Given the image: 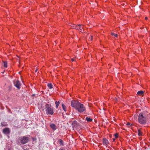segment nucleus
<instances>
[{
	"label": "nucleus",
	"instance_id": "f257e3e1",
	"mask_svg": "<svg viewBox=\"0 0 150 150\" xmlns=\"http://www.w3.org/2000/svg\"><path fill=\"white\" fill-rule=\"evenodd\" d=\"M138 121L142 125L145 124L147 122L146 115L143 112L139 113L138 116Z\"/></svg>",
	"mask_w": 150,
	"mask_h": 150
},
{
	"label": "nucleus",
	"instance_id": "f03ea898",
	"mask_svg": "<svg viewBox=\"0 0 150 150\" xmlns=\"http://www.w3.org/2000/svg\"><path fill=\"white\" fill-rule=\"evenodd\" d=\"M45 110L47 113L52 115L54 113L53 110L50 104H47L45 105Z\"/></svg>",
	"mask_w": 150,
	"mask_h": 150
},
{
	"label": "nucleus",
	"instance_id": "7ed1b4c3",
	"mask_svg": "<svg viewBox=\"0 0 150 150\" xmlns=\"http://www.w3.org/2000/svg\"><path fill=\"white\" fill-rule=\"evenodd\" d=\"M76 110L79 112L82 113L86 110V108L83 104L80 103Z\"/></svg>",
	"mask_w": 150,
	"mask_h": 150
},
{
	"label": "nucleus",
	"instance_id": "20e7f679",
	"mask_svg": "<svg viewBox=\"0 0 150 150\" xmlns=\"http://www.w3.org/2000/svg\"><path fill=\"white\" fill-rule=\"evenodd\" d=\"M21 142L22 144H25L27 143L29 140V138L26 136H23L20 138Z\"/></svg>",
	"mask_w": 150,
	"mask_h": 150
},
{
	"label": "nucleus",
	"instance_id": "39448f33",
	"mask_svg": "<svg viewBox=\"0 0 150 150\" xmlns=\"http://www.w3.org/2000/svg\"><path fill=\"white\" fill-rule=\"evenodd\" d=\"M71 103V107L74 108L75 109L80 103L78 101L75 100H72Z\"/></svg>",
	"mask_w": 150,
	"mask_h": 150
},
{
	"label": "nucleus",
	"instance_id": "423d86ee",
	"mask_svg": "<svg viewBox=\"0 0 150 150\" xmlns=\"http://www.w3.org/2000/svg\"><path fill=\"white\" fill-rule=\"evenodd\" d=\"M73 28L74 29L78 30L81 32H82L83 31V26L79 24L78 25H74L73 26Z\"/></svg>",
	"mask_w": 150,
	"mask_h": 150
},
{
	"label": "nucleus",
	"instance_id": "0eeeda50",
	"mask_svg": "<svg viewBox=\"0 0 150 150\" xmlns=\"http://www.w3.org/2000/svg\"><path fill=\"white\" fill-rule=\"evenodd\" d=\"M13 84L15 86H16L18 89L20 88V86L21 85L20 82L19 81L17 80H15L13 81Z\"/></svg>",
	"mask_w": 150,
	"mask_h": 150
},
{
	"label": "nucleus",
	"instance_id": "6e6552de",
	"mask_svg": "<svg viewBox=\"0 0 150 150\" xmlns=\"http://www.w3.org/2000/svg\"><path fill=\"white\" fill-rule=\"evenodd\" d=\"M3 132L5 134H9L10 132V131L8 128H6L3 129Z\"/></svg>",
	"mask_w": 150,
	"mask_h": 150
},
{
	"label": "nucleus",
	"instance_id": "1a4fd4ad",
	"mask_svg": "<svg viewBox=\"0 0 150 150\" xmlns=\"http://www.w3.org/2000/svg\"><path fill=\"white\" fill-rule=\"evenodd\" d=\"M72 126L73 127L76 128L79 126V124L76 120H74L72 123Z\"/></svg>",
	"mask_w": 150,
	"mask_h": 150
},
{
	"label": "nucleus",
	"instance_id": "9d476101",
	"mask_svg": "<svg viewBox=\"0 0 150 150\" xmlns=\"http://www.w3.org/2000/svg\"><path fill=\"white\" fill-rule=\"evenodd\" d=\"M108 141L105 139V138H104L103 139V145H108L109 144Z\"/></svg>",
	"mask_w": 150,
	"mask_h": 150
},
{
	"label": "nucleus",
	"instance_id": "9b49d317",
	"mask_svg": "<svg viewBox=\"0 0 150 150\" xmlns=\"http://www.w3.org/2000/svg\"><path fill=\"white\" fill-rule=\"evenodd\" d=\"M50 126L51 128L54 130L56 129V126L54 124H51Z\"/></svg>",
	"mask_w": 150,
	"mask_h": 150
},
{
	"label": "nucleus",
	"instance_id": "f8f14e48",
	"mask_svg": "<svg viewBox=\"0 0 150 150\" xmlns=\"http://www.w3.org/2000/svg\"><path fill=\"white\" fill-rule=\"evenodd\" d=\"M144 93L143 91H140L137 92V94L139 95H141L143 96L144 95Z\"/></svg>",
	"mask_w": 150,
	"mask_h": 150
},
{
	"label": "nucleus",
	"instance_id": "ddd939ff",
	"mask_svg": "<svg viewBox=\"0 0 150 150\" xmlns=\"http://www.w3.org/2000/svg\"><path fill=\"white\" fill-rule=\"evenodd\" d=\"M62 107L63 109L64 110L65 112H66L67 110L66 109V107L65 106V105L63 103L62 104Z\"/></svg>",
	"mask_w": 150,
	"mask_h": 150
},
{
	"label": "nucleus",
	"instance_id": "4468645a",
	"mask_svg": "<svg viewBox=\"0 0 150 150\" xmlns=\"http://www.w3.org/2000/svg\"><path fill=\"white\" fill-rule=\"evenodd\" d=\"M55 104H56V108H58L59 105V104L60 103L59 101H55Z\"/></svg>",
	"mask_w": 150,
	"mask_h": 150
},
{
	"label": "nucleus",
	"instance_id": "2eb2a0df",
	"mask_svg": "<svg viewBox=\"0 0 150 150\" xmlns=\"http://www.w3.org/2000/svg\"><path fill=\"white\" fill-rule=\"evenodd\" d=\"M86 120L88 122H91L92 121V119L90 118H88V117H86Z\"/></svg>",
	"mask_w": 150,
	"mask_h": 150
},
{
	"label": "nucleus",
	"instance_id": "dca6fc26",
	"mask_svg": "<svg viewBox=\"0 0 150 150\" xmlns=\"http://www.w3.org/2000/svg\"><path fill=\"white\" fill-rule=\"evenodd\" d=\"M3 66L4 68H7V62H3Z\"/></svg>",
	"mask_w": 150,
	"mask_h": 150
},
{
	"label": "nucleus",
	"instance_id": "f3484780",
	"mask_svg": "<svg viewBox=\"0 0 150 150\" xmlns=\"http://www.w3.org/2000/svg\"><path fill=\"white\" fill-rule=\"evenodd\" d=\"M47 86L50 89H51L52 88V85L51 83L48 84Z\"/></svg>",
	"mask_w": 150,
	"mask_h": 150
},
{
	"label": "nucleus",
	"instance_id": "a211bd4d",
	"mask_svg": "<svg viewBox=\"0 0 150 150\" xmlns=\"http://www.w3.org/2000/svg\"><path fill=\"white\" fill-rule=\"evenodd\" d=\"M142 135V132H141V131L139 129L138 130V135L139 136H141Z\"/></svg>",
	"mask_w": 150,
	"mask_h": 150
},
{
	"label": "nucleus",
	"instance_id": "6ab92c4d",
	"mask_svg": "<svg viewBox=\"0 0 150 150\" xmlns=\"http://www.w3.org/2000/svg\"><path fill=\"white\" fill-rule=\"evenodd\" d=\"M59 144L62 146L63 145V141L62 139H60L59 142Z\"/></svg>",
	"mask_w": 150,
	"mask_h": 150
},
{
	"label": "nucleus",
	"instance_id": "aec40b11",
	"mask_svg": "<svg viewBox=\"0 0 150 150\" xmlns=\"http://www.w3.org/2000/svg\"><path fill=\"white\" fill-rule=\"evenodd\" d=\"M111 35L112 36H113L116 37H117V34H115L113 33H111Z\"/></svg>",
	"mask_w": 150,
	"mask_h": 150
},
{
	"label": "nucleus",
	"instance_id": "412c9836",
	"mask_svg": "<svg viewBox=\"0 0 150 150\" xmlns=\"http://www.w3.org/2000/svg\"><path fill=\"white\" fill-rule=\"evenodd\" d=\"M114 136H115V138L116 139L118 137V134L116 133L114 134Z\"/></svg>",
	"mask_w": 150,
	"mask_h": 150
},
{
	"label": "nucleus",
	"instance_id": "4be33fe9",
	"mask_svg": "<svg viewBox=\"0 0 150 150\" xmlns=\"http://www.w3.org/2000/svg\"><path fill=\"white\" fill-rule=\"evenodd\" d=\"M1 125L2 126H5L7 125V124H4L2 122L1 123Z\"/></svg>",
	"mask_w": 150,
	"mask_h": 150
},
{
	"label": "nucleus",
	"instance_id": "5701e85b",
	"mask_svg": "<svg viewBox=\"0 0 150 150\" xmlns=\"http://www.w3.org/2000/svg\"><path fill=\"white\" fill-rule=\"evenodd\" d=\"M93 36L92 35H91V38H89V40L90 41H91L93 39Z\"/></svg>",
	"mask_w": 150,
	"mask_h": 150
},
{
	"label": "nucleus",
	"instance_id": "b1692460",
	"mask_svg": "<svg viewBox=\"0 0 150 150\" xmlns=\"http://www.w3.org/2000/svg\"><path fill=\"white\" fill-rule=\"evenodd\" d=\"M71 60L72 61V62H74L75 61V59L74 58H72L71 59Z\"/></svg>",
	"mask_w": 150,
	"mask_h": 150
},
{
	"label": "nucleus",
	"instance_id": "393cba45",
	"mask_svg": "<svg viewBox=\"0 0 150 150\" xmlns=\"http://www.w3.org/2000/svg\"><path fill=\"white\" fill-rule=\"evenodd\" d=\"M126 125H130V123H129V122H127V124H126Z\"/></svg>",
	"mask_w": 150,
	"mask_h": 150
},
{
	"label": "nucleus",
	"instance_id": "a878e982",
	"mask_svg": "<svg viewBox=\"0 0 150 150\" xmlns=\"http://www.w3.org/2000/svg\"><path fill=\"white\" fill-rule=\"evenodd\" d=\"M115 139H115V138H113V142H115Z\"/></svg>",
	"mask_w": 150,
	"mask_h": 150
},
{
	"label": "nucleus",
	"instance_id": "bb28decb",
	"mask_svg": "<svg viewBox=\"0 0 150 150\" xmlns=\"http://www.w3.org/2000/svg\"><path fill=\"white\" fill-rule=\"evenodd\" d=\"M148 19V18L147 17H146L145 18V19L146 20H147Z\"/></svg>",
	"mask_w": 150,
	"mask_h": 150
},
{
	"label": "nucleus",
	"instance_id": "cd10ccee",
	"mask_svg": "<svg viewBox=\"0 0 150 150\" xmlns=\"http://www.w3.org/2000/svg\"><path fill=\"white\" fill-rule=\"evenodd\" d=\"M37 71H38V69H36V70H35V72H37Z\"/></svg>",
	"mask_w": 150,
	"mask_h": 150
},
{
	"label": "nucleus",
	"instance_id": "c85d7f7f",
	"mask_svg": "<svg viewBox=\"0 0 150 150\" xmlns=\"http://www.w3.org/2000/svg\"><path fill=\"white\" fill-rule=\"evenodd\" d=\"M35 94H33L32 95V96H35Z\"/></svg>",
	"mask_w": 150,
	"mask_h": 150
},
{
	"label": "nucleus",
	"instance_id": "c756f323",
	"mask_svg": "<svg viewBox=\"0 0 150 150\" xmlns=\"http://www.w3.org/2000/svg\"><path fill=\"white\" fill-rule=\"evenodd\" d=\"M59 150H63V149H59Z\"/></svg>",
	"mask_w": 150,
	"mask_h": 150
}]
</instances>
